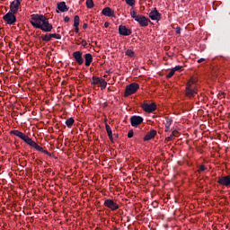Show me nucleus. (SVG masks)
<instances>
[{"label": "nucleus", "mask_w": 230, "mask_h": 230, "mask_svg": "<svg viewBox=\"0 0 230 230\" xmlns=\"http://www.w3.org/2000/svg\"><path fill=\"white\" fill-rule=\"evenodd\" d=\"M193 84H195V81L193 79H190L187 84H186V88H185V95L188 98H193L195 94H197V89L193 88Z\"/></svg>", "instance_id": "obj_3"}, {"label": "nucleus", "mask_w": 230, "mask_h": 230, "mask_svg": "<svg viewBox=\"0 0 230 230\" xmlns=\"http://www.w3.org/2000/svg\"><path fill=\"white\" fill-rule=\"evenodd\" d=\"M126 56L129 57L130 58H134V57H136V52H134V50L128 49L126 50Z\"/></svg>", "instance_id": "obj_21"}, {"label": "nucleus", "mask_w": 230, "mask_h": 230, "mask_svg": "<svg viewBox=\"0 0 230 230\" xmlns=\"http://www.w3.org/2000/svg\"><path fill=\"white\" fill-rule=\"evenodd\" d=\"M11 134H13V136H16L17 137H20L24 143L29 145V146H31L32 148H35L38 152H41L42 154H45V155H49V157H51V153H49L48 150H44L42 146H39L33 139H31L30 137L26 136L24 133L14 129L11 130Z\"/></svg>", "instance_id": "obj_2"}, {"label": "nucleus", "mask_w": 230, "mask_h": 230, "mask_svg": "<svg viewBox=\"0 0 230 230\" xmlns=\"http://www.w3.org/2000/svg\"><path fill=\"white\" fill-rule=\"evenodd\" d=\"M36 1H39V0H36Z\"/></svg>", "instance_id": "obj_47"}, {"label": "nucleus", "mask_w": 230, "mask_h": 230, "mask_svg": "<svg viewBox=\"0 0 230 230\" xmlns=\"http://www.w3.org/2000/svg\"><path fill=\"white\" fill-rule=\"evenodd\" d=\"M82 55H83V53L80 50L75 51L72 54V57L75 58V60L78 64V66H82L84 64V57Z\"/></svg>", "instance_id": "obj_11"}, {"label": "nucleus", "mask_w": 230, "mask_h": 230, "mask_svg": "<svg viewBox=\"0 0 230 230\" xmlns=\"http://www.w3.org/2000/svg\"><path fill=\"white\" fill-rule=\"evenodd\" d=\"M75 33H79L80 32V28L78 26H75Z\"/></svg>", "instance_id": "obj_40"}, {"label": "nucleus", "mask_w": 230, "mask_h": 230, "mask_svg": "<svg viewBox=\"0 0 230 230\" xmlns=\"http://www.w3.org/2000/svg\"><path fill=\"white\" fill-rule=\"evenodd\" d=\"M181 69H182V66H176L175 67L172 68V71H181Z\"/></svg>", "instance_id": "obj_34"}, {"label": "nucleus", "mask_w": 230, "mask_h": 230, "mask_svg": "<svg viewBox=\"0 0 230 230\" xmlns=\"http://www.w3.org/2000/svg\"><path fill=\"white\" fill-rule=\"evenodd\" d=\"M205 61H206V58H201L197 60L198 64H202V62H205Z\"/></svg>", "instance_id": "obj_37"}, {"label": "nucleus", "mask_w": 230, "mask_h": 230, "mask_svg": "<svg viewBox=\"0 0 230 230\" xmlns=\"http://www.w3.org/2000/svg\"><path fill=\"white\" fill-rule=\"evenodd\" d=\"M173 137H175L174 134L171 133V135L166 137V141H172Z\"/></svg>", "instance_id": "obj_33"}, {"label": "nucleus", "mask_w": 230, "mask_h": 230, "mask_svg": "<svg viewBox=\"0 0 230 230\" xmlns=\"http://www.w3.org/2000/svg\"><path fill=\"white\" fill-rule=\"evenodd\" d=\"M99 84L101 85L102 91H103V89H106V87H107V81H105V79L101 78V81L99 82Z\"/></svg>", "instance_id": "obj_23"}, {"label": "nucleus", "mask_w": 230, "mask_h": 230, "mask_svg": "<svg viewBox=\"0 0 230 230\" xmlns=\"http://www.w3.org/2000/svg\"><path fill=\"white\" fill-rule=\"evenodd\" d=\"M128 137H129V138L134 137V130L131 129L128 131Z\"/></svg>", "instance_id": "obj_35"}, {"label": "nucleus", "mask_w": 230, "mask_h": 230, "mask_svg": "<svg viewBox=\"0 0 230 230\" xmlns=\"http://www.w3.org/2000/svg\"><path fill=\"white\" fill-rule=\"evenodd\" d=\"M75 124V119L69 118L68 119L66 120V125L68 127V128H71L72 125Z\"/></svg>", "instance_id": "obj_22"}, {"label": "nucleus", "mask_w": 230, "mask_h": 230, "mask_svg": "<svg viewBox=\"0 0 230 230\" xmlns=\"http://www.w3.org/2000/svg\"><path fill=\"white\" fill-rule=\"evenodd\" d=\"M51 39H57L58 40H60L62 39V36L60 34L52 33L50 34Z\"/></svg>", "instance_id": "obj_28"}, {"label": "nucleus", "mask_w": 230, "mask_h": 230, "mask_svg": "<svg viewBox=\"0 0 230 230\" xmlns=\"http://www.w3.org/2000/svg\"><path fill=\"white\" fill-rule=\"evenodd\" d=\"M135 21L142 26V28H146L148 26V23L150 22V19L146 18L145 15L139 14Z\"/></svg>", "instance_id": "obj_8"}, {"label": "nucleus", "mask_w": 230, "mask_h": 230, "mask_svg": "<svg viewBox=\"0 0 230 230\" xmlns=\"http://www.w3.org/2000/svg\"><path fill=\"white\" fill-rule=\"evenodd\" d=\"M137 89H139V84L137 83H132L126 86L124 96L127 98L132 94H136L137 93Z\"/></svg>", "instance_id": "obj_4"}, {"label": "nucleus", "mask_w": 230, "mask_h": 230, "mask_svg": "<svg viewBox=\"0 0 230 230\" xmlns=\"http://www.w3.org/2000/svg\"><path fill=\"white\" fill-rule=\"evenodd\" d=\"M30 22L33 28H37L47 33L53 30V25L49 23V20L43 14H31Z\"/></svg>", "instance_id": "obj_1"}, {"label": "nucleus", "mask_w": 230, "mask_h": 230, "mask_svg": "<svg viewBox=\"0 0 230 230\" xmlns=\"http://www.w3.org/2000/svg\"><path fill=\"white\" fill-rule=\"evenodd\" d=\"M84 48H87V41L85 40H83L80 43Z\"/></svg>", "instance_id": "obj_36"}, {"label": "nucleus", "mask_w": 230, "mask_h": 230, "mask_svg": "<svg viewBox=\"0 0 230 230\" xmlns=\"http://www.w3.org/2000/svg\"><path fill=\"white\" fill-rule=\"evenodd\" d=\"M102 13L105 15V17H115L114 10H111V7L103 8Z\"/></svg>", "instance_id": "obj_17"}, {"label": "nucleus", "mask_w": 230, "mask_h": 230, "mask_svg": "<svg viewBox=\"0 0 230 230\" xmlns=\"http://www.w3.org/2000/svg\"><path fill=\"white\" fill-rule=\"evenodd\" d=\"M104 206L105 208H109L111 211H116L117 209H119V205L116 201V199H105L104 200Z\"/></svg>", "instance_id": "obj_5"}, {"label": "nucleus", "mask_w": 230, "mask_h": 230, "mask_svg": "<svg viewBox=\"0 0 230 230\" xmlns=\"http://www.w3.org/2000/svg\"><path fill=\"white\" fill-rule=\"evenodd\" d=\"M206 170H208L206 165H199L198 172H199V173H201V172H206Z\"/></svg>", "instance_id": "obj_31"}, {"label": "nucleus", "mask_w": 230, "mask_h": 230, "mask_svg": "<svg viewBox=\"0 0 230 230\" xmlns=\"http://www.w3.org/2000/svg\"><path fill=\"white\" fill-rule=\"evenodd\" d=\"M125 2L128 6H134L136 4V0H125Z\"/></svg>", "instance_id": "obj_30"}, {"label": "nucleus", "mask_w": 230, "mask_h": 230, "mask_svg": "<svg viewBox=\"0 0 230 230\" xmlns=\"http://www.w3.org/2000/svg\"><path fill=\"white\" fill-rule=\"evenodd\" d=\"M168 130H170V128H165V132H168Z\"/></svg>", "instance_id": "obj_45"}, {"label": "nucleus", "mask_w": 230, "mask_h": 230, "mask_svg": "<svg viewBox=\"0 0 230 230\" xmlns=\"http://www.w3.org/2000/svg\"><path fill=\"white\" fill-rule=\"evenodd\" d=\"M143 121H144V119L141 116L134 115L130 118V123L132 127H139V125H141Z\"/></svg>", "instance_id": "obj_12"}, {"label": "nucleus", "mask_w": 230, "mask_h": 230, "mask_svg": "<svg viewBox=\"0 0 230 230\" xmlns=\"http://www.w3.org/2000/svg\"><path fill=\"white\" fill-rule=\"evenodd\" d=\"M57 13H60V12H69V7L66 4V2H59L57 4Z\"/></svg>", "instance_id": "obj_15"}, {"label": "nucleus", "mask_w": 230, "mask_h": 230, "mask_svg": "<svg viewBox=\"0 0 230 230\" xmlns=\"http://www.w3.org/2000/svg\"><path fill=\"white\" fill-rule=\"evenodd\" d=\"M21 3H22V0H14L11 2L10 4V12L13 13H17L19 12V6H21Z\"/></svg>", "instance_id": "obj_10"}, {"label": "nucleus", "mask_w": 230, "mask_h": 230, "mask_svg": "<svg viewBox=\"0 0 230 230\" xmlns=\"http://www.w3.org/2000/svg\"><path fill=\"white\" fill-rule=\"evenodd\" d=\"M69 21H70L69 16H66V17L64 18V22H69Z\"/></svg>", "instance_id": "obj_42"}, {"label": "nucleus", "mask_w": 230, "mask_h": 230, "mask_svg": "<svg viewBox=\"0 0 230 230\" xmlns=\"http://www.w3.org/2000/svg\"><path fill=\"white\" fill-rule=\"evenodd\" d=\"M175 75V72L173 68L171 69V71L167 74L166 78H172Z\"/></svg>", "instance_id": "obj_32"}, {"label": "nucleus", "mask_w": 230, "mask_h": 230, "mask_svg": "<svg viewBox=\"0 0 230 230\" xmlns=\"http://www.w3.org/2000/svg\"><path fill=\"white\" fill-rule=\"evenodd\" d=\"M217 184L230 188V174L217 177Z\"/></svg>", "instance_id": "obj_7"}, {"label": "nucleus", "mask_w": 230, "mask_h": 230, "mask_svg": "<svg viewBox=\"0 0 230 230\" xmlns=\"http://www.w3.org/2000/svg\"><path fill=\"white\" fill-rule=\"evenodd\" d=\"M84 58L86 67H89L93 63V55L91 53L84 54Z\"/></svg>", "instance_id": "obj_18"}, {"label": "nucleus", "mask_w": 230, "mask_h": 230, "mask_svg": "<svg viewBox=\"0 0 230 230\" xmlns=\"http://www.w3.org/2000/svg\"><path fill=\"white\" fill-rule=\"evenodd\" d=\"M157 135V131L155 129H151L144 137V141H150V139H154Z\"/></svg>", "instance_id": "obj_16"}, {"label": "nucleus", "mask_w": 230, "mask_h": 230, "mask_svg": "<svg viewBox=\"0 0 230 230\" xmlns=\"http://www.w3.org/2000/svg\"><path fill=\"white\" fill-rule=\"evenodd\" d=\"M104 26H105V28H109V22H106L104 23Z\"/></svg>", "instance_id": "obj_44"}, {"label": "nucleus", "mask_w": 230, "mask_h": 230, "mask_svg": "<svg viewBox=\"0 0 230 230\" xmlns=\"http://www.w3.org/2000/svg\"><path fill=\"white\" fill-rule=\"evenodd\" d=\"M172 134H174V137H179V131L173 130Z\"/></svg>", "instance_id": "obj_39"}, {"label": "nucleus", "mask_w": 230, "mask_h": 230, "mask_svg": "<svg viewBox=\"0 0 230 230\" xmlns=\"http://www.w3.org/2000/svg\"><path fill=\"white\" fill-rule=\"evenodd\" d=\"M105 128H106V132L109 130H111V126H109V124H105Z\"/></svg>", "instance_id": "obj_41"}, {"label": "nucleus", "mask_w": 230, "mask_h": 230, "mask_svg": "<svg viewBox=\"0 0 230 230\" xmlns=\"http://www.w3.org/2000/svg\"><path fill=\"white\" fill-rule=\"evenodd\" d=\"M101 80H102V77L93 76L91 84H92V85H98V84H100Z\"/></svg>", "instance_id": "obj_20"}, {"label": "nucleus", "mask_w": 230, "mask_h": 230, "mask_svg": "<svg viewBox=\"0 0 230 230\" xmlns=\"http://www.w3.org/2000/svg\"><path fill=\"white\" fill-rule=\"evenodd\" d=\"M83 28L84 30H87V23H84Z\"/></svg>", "instance_id": "obj_43"}, {"label": "nucleus", "mask_w": 230, "mask_h": 230, "mask_svg": "<svg viewBox=\"0 0 230 230\" xmlns=\"http://www.w3.org/2000/svg\"><path fill=\"white\" fill-rule=\"evenodd\" d=\"M41 40H44V42H49V40H51V34H46L41 37Z\"/></svg>", "instance_id": "obj_27"}, {"label": "nucleus", "mask_w": 230, "mask_h": 230, "mask_svg": "<svg viewBox=\"0 0 230 230\" xmlns=\"http://www.w3.org/2000/svg\"><path fill=\"white\" fill-rule=\"evenodd\" d=\"M165 128H170V127H172V123H173V119L170 117H165Z\"/></svg>", "instance_id": "obj_19"}, {"label": "nucleus", "mask_w": 230, "mask_h": 230, "mask_svg": "<svg viewBox=\"0 0 230 230\" xmlns=\"http://www.w3.org/2000/svg\"><path fill=\"white\" fill-rule=\"evenodd\" d=\"M119 35H123L124 37H128V35H132V29H128L125 25H119Z\"/></svg>", "instance_id": "obj_13"}, {"label": "nucleus", "mask_w": 230, "mask_h": 230, "mask_svg": "<svg viewBox=\"0 0 230 230\" xmlns=\"http://www.w3.org/2000/svg\"><path fill=\"white\" fill-rule=\"evenodd\" d=\"M142 108L144 109L145 112H154L155 109H157V105L155 103L152 102L150 104L148 103H144L142 105Z\"/></svg>", "instance_id": "obj_14"}, {"label": "nucleus", "mask_w": 230, "mask_h": 230, "mask_svg": "<svg viewBox=\"0 0 230 230\" xmlns=\"http://www.w3.org/2000/svg\"><path fill=\"white\" fill-rule=\"evenodd\" d=\"M181 27H176V33L178 34V35H181Z\"/></svg>", "instance_id": "obj_38"}, {"label": "nucleus", "mask_w": 230, "mask_h": 230, "mask_svg": "<svg viewBox=\"0 0 230 230\" xmlns=\"http://www.w3.org/2000/svg\"><path fill=\"white\" fill-rule=\"evenodd\" d=\"M115 230H118V228H115Z\"/></svg>", "instance_id": "obj_46"}, {"label": "nucleus", "mask_w": 230, "mask_h": 230, "mask_svg": "<svg viewBox=\"0 0 230 230\" xmlns=\"http://www.w3.org/2000/svg\"><path fill=\"white\" fill-rule=\"evenodd\" d=\"M130 15L132 17V19H135L139 17V14L136 12V10L134 8L130 9Z\"/></svg>", "instance_id": "obj_25"}, {"label": "nucleus", "mask_w": 230, "mask_h": 230, "mask_svg": "<svg viewBox=\"0 0 230 230\" xmlns=\"http://www.w3.org/2000/svg\"><path fill=\"white\" fill-rule=\"evenodd\" d=\"M107 134H108V137L110 138L111 143H114V137H112V129L108 130Z\"/></svg>", "instance_id": "obj_29"}, {"label": "nucleus", "mask_w": 230, "mask_h": 230, "mask_svg": "<svg viewBox=\"0 0 230 230\" xmlns=\"http://www.w3.org/2000/svg\"><path fill=\"white\" fill-rule=\"evenodd\" d=\"M86 7L88 9H92V8H94V1L93 0H86Z\"/></svg>", "instance_id": "obj_24"}, {"label": "nucleus", "mask_w": 230, "mask_h": 230, "mask_svg": "<svg viewBox=\"0 0 230 230\" xmlns=\"http://www.w3.org/2000/svg\"><path fill=\"white\" fill-rule=\"evenodd\" d=\"M75 26H80V16L78 15L74 17V27Z\"/></svg>", "instance_id": "obj_26"}, {"label": "nucleus", "mask_w": 230, "mask_h": 230, "mask_svg": "<svg viewBox=\"0 0 230 230\" xmlns=\"http://www.w3.org/2000/svg\"><path fill=\"white\" fill-rule=\"evenodd\" d=\"M3 20L4 21V22H7L10 25L15 24V22H17V17H15V13H12L11 11L3 16Z\"/></svg>", "instance_id": "obj_6"}, {"label": "nucleus", "mask_w": 230, "mask_h": 230, "mask_svg": "<svg viewBox=\"0 0 230 230\" xmlns=\"http://www.w3.org/2000/svg\"><path fill=\"white\" fill-rule=\"evenodd\" d=\"M149 17L151 18V21H161V19H163V15L155 7L149 13Z\"/></svg>", "instance_id": "obj_9"}]
</instances>
